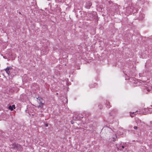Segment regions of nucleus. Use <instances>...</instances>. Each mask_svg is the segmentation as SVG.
Listing matches in <instances>:
<instances>
[{"label": "nucleus", "instance_id": "16", "mask_svg": "<svg viewBox=\"0 0 152 152\" xmlns=\"http://www.w3.org/2000/svg\"><path fill=\"white\" fill-rule=\"evenodd\" d=\"M130 115L132 117H133V116H132L131 115V113H132L130 112ZM134 113V112H133V113Z\"/></svg>", "mask_w": 152, "mask_h": 152}, {"label": "nucleus", "instance_id": "11", "mask_svg": "<svg viewBox=\"0 0 152 152\" xmlns=\"http://www.w3.org/2000/svg\"><path fill=\"white\" fill-rule=\"evenodd\" d=\"M148 108H144V109H142L141 110H143V111H145V110H148Z\"/></svg>", "mask_w": 152, "mask_h": 152}, {"label": "nucleus", "instance_id": "9", "mask_svg": "<svg viewBox=\"0 0 152 152\" xmlns=\"http://www.w3.org/2000/svg\"><path fill=\"white\" fill-rule=\"evenodd\" d=\"M15 107L14 105H13L12 106H10L9 107V109L11 110H12L14 109H15Z\"/></svg>", "mask_w": 152, "mask_h": 152}, {"label": "nucleus", "instance_id": "17", "mask_svg": "<svg viewBox=\"0 0 152 152\" xmlns=\"http://www.w3.org/2000/svg\"><path fill=\"white\" fill-rule=\"evenodd\" d=\"M48 126V124H45V126L47 127Z\"/></svg>", "mask_w": 152, "mask_h": 152}, {"label": "nucleus", "instance_id": "3", "mask_svg": "<svg viewBox=\"0 0 152 152\" xmlns=\"http://www.w3.org/2000/svg\"><path fill=\"white\" fill-rule=\"evenodd\" d=\"M140 113L145 115L148 113H150L152 112V108H148V110H145V111H143V110H140Z\"/></svg>", "mask_w": 152, "mask_h": 152}, {"label": "nucleus", "instance_id": "19", "mask_svg": "<svg viewBox=\"0 0 152 152\" xmlns=\"http://www.w3.org/2000/svg\"><path fill=\"white\" fill-rule=\"evenodd\" d=\"M3 58H5V59H6L7 58H5L4 56H3Z\"/></svg>", "mask_w": 152, "mask_h": 152}, {"label": "nucleus", "instance_id": "2", "mask_svg": "<svg viewBox=\"0 0 152 152\" xmlns=\"http://www.w3.org/2000/svg\"><path fill=\"white\" fill-rule=\"evenodd\" d=\"M37 102L39 103V105L38 107H42L44 104V101L43 99L41 98L38 97L37 98Z\"/></svg>", "mask_w": 152, "mask_h": 152}, {"label": "nucleus", "instance_id": "7", "mask_svg": "<svg viewBox=\"0 0 152 152\" xmlns=\"http://www.w3.org/2000/svg\"><path fill=\"white\" fill-rule=\"evenodd\" d=\"M91 5V3L90 1H88L86 3L85 7L87 9H89Z\"/></svg>", "mask_w": 152, "mask_h": 152}, {"label": "nucleus", "instance_id": "10", "mask_svg": "<svg viewBox=\"0 0 152 152\" xmlns=\"http://www.w3.org/2000/svg\"><path fill=\"white\" fill-rule=\"evenodd\" d=\"M117 137L115 134V135H114L113 137V141L116 140L117 139Z\"/></svg>", "mask_w": 152, "mask_h": 152}, {"label": "nucleus", "instance_id": "4", "mask_svg": "<svg viewBox=\"0 0 152 152\" xmlns=\"http://www.w3.org/2000/svg\"><path fill=\"white\" fill-rule=\"evenodd\" d=\"M41 53L43 55H45L48 52V50L47 47H43L41 49Z\"/></svg>", "mask_w": 152, "mask_h": 152}, {"label": "nucleus", "instance_id": "5", "mask_svg": "<svg viewBox=\"0 0 152 152\" xmlns=\"http://www.w3.org/2000/svg\"><path fill=\"white\" fill-rule=\"evenodd\" d=\"M129 80L131 81L133 83L135 84L136 83V84H137L136 86L139 85V83H141V82H142L143 81H142L141 80L140 81V82L138 81V80H137V81H135V79L132 78H129Z\"/></svg>", "mask_w": 152, "mask_h": 152}, {"label": "nucleus", "instance_id": "20", "mask_svg": "<svg viewBox=\"0 0 152 152\" xmlns=\"http://www.w3.org/2000/svg\"><path fill=\"white\" fill-rule=\"evenodd\" d=\"M7 60H8V61H9V59H7Z\"/></svg>", "mask_w": 152, "mask_h": 152}, {"label": "nucleus", "instance_id": "13", "mask_svg": "<svg viewBox=\"0 0 152 152\" xmlns=\"http://www.w3.org/2000/svg\"><path fill=\"white\" fill-rule=\"evenodd\" d=\"M141 121L140 120H138L137 121V124H138L139 123V122H141Z\"/></svg>", "mask_w": 152, "mask_h": 152}, {"label": "nucleus", "instance_id": "8", "mask_svg": "<svg viewBox=\"0 0 152 152\" xmlns=\"http://www.w3.org/2000/svg\"><path fill=\"white\" fill-rule=\"evenodd\" d=\"M12 67L11 66L7 67L5 69V70L7 74L9 75L10 73V69H11Z\"/></svg>", "mask_w": 152, "mask_h": 152}, {"label": "nucleus", "instance_id": "1", "mask_svg": "<svg viewBox=\"0 0 152 152\" xmlns=\"http://www.w3.org/2000/svg\"><path fill=\"white\" fill-rule=\"evenodd\" d=\"M87 16L89 18V19H90L91 18H96L97 16L96 15V13L94 12H89L87 14Z\"/></svg>", "mask_w": 152, "mask_h": 152}, {"label": "nucleus", "instance_id": "14", "mask_svg": "<svg viewBox=\"0 0 152 152\" xmlns=\"http://www.w3.org/2000/svg\"><path fill=\"white\" fill-rule=\"evenodd\" d=\"M137 126H134V129H137Z\"/></svg>", "mask_w": 152, "mask_h": 152}, {"label": "nucleus", "instance_id": "6", "mask_svg": "<svg viewBox=\"0 0 152 152\" xmlns=\"http://www.w3.org/2000/svg\"><path fill=\"white\" fill-rule=\"evenodd\" d=\"M149 83H148V84H145L144 86L145 87V89L147 90L148 91H149L152 89V85L151 86L149 85Z\"/></svg>", "mask_w": 152, "mask_h": 152}, {"label": "nucleus", "instance_id": "12", "mask_svg": "<svg viewBox=\"0 0 152 152\" xmlns=\"http://www.w3.org/2000/svg\"><path fill=\"white\" fill-rule=\"evenodd\" d=\"M96 85V84L95 83H94V85L93 86H90V87H91V88H93V87H95Z\"/></svg>", "mask_w": 152, "mask_h": 152}, {"label": "nucleus", "instance_id": "18", "mask_svg": "<svg viewBox=\"0 0 152 152\" xmlns=\"http://www.w3.org/2000/svg\"><path fill=\"white\" fill-rule=\"evenodd\" d=\"M121 147L122 148H124V146H121Z\"/></svg>", "mask_w": 152, "mask_h": 152}, {"label": "nucleus", "instance_id": "15", "mask_svg": "<svg viewBox=\"0 0 152 152\" xmlns=\"http://www.w3.org/2000/svg\"><path fill=\"white\" fill-rule=\"evenodd\" d=\"M106 104L107 105V106L109 107V104H110V103H109V102H106Z\"/></svg>", "mask_w": 152, "mask_h": 152}]
</instances>
